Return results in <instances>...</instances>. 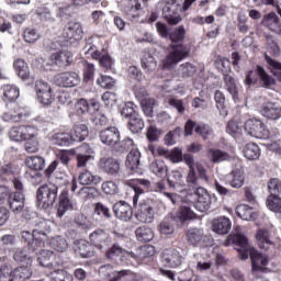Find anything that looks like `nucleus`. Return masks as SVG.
Returning <instances> with one entry per match:
<instances>
[{"mask_svg": "<svg viewBox=\"0 0 281 281\" xmlns=\"http://www.w3.org/2000/svg\"><path fill=\"white\" fill-rule=\"evenodd\" d=\"M140 65H142L143 69H146L147 71H153L157 67V63H155V57H153L150 55H145L140 59Z\"/></svg>", "mask_w": 281, "mask_h": 281, "instance_id": "55", "label": "nucleus"}, {"mask_svg": "<svg viewBox=\"0 0 281 281\" xmlns=\"http://www.w3.org/2000/svg\"><path fill=\"white\" fill-rule=\"evenodd\" d=\"M50 142L55 146H70V144H74L71 140V134L65 131L54 133L50 137Z\"/></svg>", "mask_w": 281, "mask_h": 281, "instance_id": "31", "label": "nucleus"}, {"mask_svg": "<svg viewBox=\"0 0 281 281\" xmlns=\"http://www.w3.org/2000/svg\"><path fill=\"white\" fill-rule=\"evenodd\" d=\"M150 170L157 177H167L168 167L164 160H156L150 165Z\"/></svg>", "mask_w": 281, "mask_h": 281, "instance_id": "43", "label": "nucleus"}, {"mask_svg": "<svg viewBox=\"0 0 281 281\" xmlns=\"http://www.w3.org/2000/svg\"><path fill=\"white\" fill-rule=\"evenodd\" d=\"M80 153H86V154H77L76 160H77V168H86L87 162L91 160V154L93 150L89 146V144L83 143L79 147Z\"/></svg>", "mask_w": 281, "mask_h": 281, "instance_id": "26", "label": "nucleus"}, {"mask_svg": "<svg viewBox=\"0 0 281 281\" xmlns=\"http://www.w3.org/2000/svg\"><path fill=\"white\" fill-rule=\"evenodd\" d=\"M89 137V127L85 124H75L70 131V139L74 142H85Z\"/></svg>", "mask_w": 281, "mask_h": 281, "instance_id": "27", "label": "nucleus"}, {"mask_svg": "<svg viewBox=\"0 0 281 281\" xmlns=\"http://www.w3.org/2000/svg\"><path fill=\"white\" fill-rule=\"evenodd\" d=\"M55 85L65 89H71L80 85V75L76 71H66L55 77Z\"/></svg>", "mask_w": 281, "mask_h": 281, "instance_id": "13", "label": "nucleus"}, {"mask_svg": "<svg viewBox=\"0 0 281 281\" xmlns=\"http://www.w3.org/2000/svg\"><path fill=\"white\" fill-rule=\"evenodd\" d=\"M160 135H161V131L157 128V126L150 125L147 128L146 137L148 142H157Z\"/></svg>", "mask_w": 281, "mask_h": 281, "instance_id": "63", "label": "nucleus"}, {"mask_svg": "<svg viewBox=\"0 0 281 281\" xmlns=\"http://www.w3.org/2000/svg\"><path fill=\"white\" fill-rule=\"evenodd\" d=\"M25 43H36L41 38V33L36 29L26 27L23 33Z\"/></svg>", "mask_w": 281, "mask_h": 281, "instance_id": "50", "label": "nucleus"}, {"mask_svg": "<svg viewBox=\"0 0 281 281\" xmlns=\"http://www.w3.org/2000/svg\"><path fill=\"white\" fill-rule=\"evenodd\" d=\"M214 100L216 102V108L221 113H227V110L225 108V93L221 90H216L214 94Z\"/></svg>", "mask_w": 281, "mask_h": 281, "instance_id": "56", "label": "nucleus"}, {"mask_svg": "<svg viewBox=\"0 0 281 281\" xmlns=\"http://www.w3.org/2000/svg\"><path fill=\"white\" fill-rule=\"evenodd\" d=\"M38 210H49L58 199V187L54 183L42 184L36 191Z\"/></svg>", "mask_w": 281, "mask_h": 281, "instance_id": "4", "label": "nucleus"}, {"mask_svg": "<svg viewBox=\"0 0 281 281\" xmlns=\"http://www.w3.org/2000/svg\"><path fill=\"white\" fill-rule=\"evenodd\" d=\"M74 210H76V203L69 196V191L64 189L58 196L57 212H74Z\"/></svg>", "mask_w": 281, "mask_h": 281, "instance_id": "20", "label": "nucleus"}, {"mask_svg": "<svg viewBox=\"0 0 281 281\" xmlns=\"http://www.w3.org/2000/svg\"><path fill=\"white\" fill-rule=\"evenodd\" d=\"M138 251L140 260H146V258H153V256H155V246L145 245L142 246Z\"/></svg>", "mask_w": 281, "mask_h": 281, "instance_id": "58", "label": "nucleus"}, {"mask_svg": "<svg viewBox=\"0 0 281 281\" xmlns=\"http://www.w3.org/2000/svg\"><path fill=\"white\" fill-rule=\"evenodd\" d=\"M127 126L131 133H142V131H144L145 123L139 114H134L130 119Z\"/></svg>", "mask_w": 281, "mask_h": 281, "instance_id": "39", "label": "nucleus"}, {"mask_svg": "<svg viewBox=\"0 0 281 281\" xmlns=\"http://www.w3.org/2000/svg\"><path fill=\"white\" fill-rule=\"evenodd\" d=\"M256 238L260 249H269L270 245H273V241L269 238V231L259 229L256 234Z\"/></svg>", "mask_w": 281, "mask_h": 281, "instance_id": "41", "label": "nucleus"}, {"mask_svg": "<svg viewBox=\"0 0 281 281\" xmlns=\"http://www.w3.org/2000/svg\"><path fill=\"white\" fill-rule=\"evenodd\" d=\"M13 259L15 262H23L25 266L32 267V257L24 249H18L13 255Z\"/></svg>", "mask_w": 281, "mask_h": 281, "instance_id": "49", "label": "nucleus"}, {"mask_svg": "<svg viewBox=\"0 0 281 281\" xmlns=\"http://www.w3.org/2000/svg\"><path fill=\"white\" fill-rule=\"evenodd\" d=\"M123 183L124 186H127V188H132V190H134L135 192V195L133 198L134 205H137V201H139V195L144 194V189L148 190L150 188V180H147V179L124 180Z\"/></svg>", "mask_w": 281, "mask_h": 281, "instance_id": "16", "label": "nucleus"}, {"mask_svg": "<svg viewBox=\"0 0 281 281\" xmlns=\"http://www.w3.org/2000/svg\"><path fill=\"white\" fill-rule=\"evenodd\" d=\"M224 82L234 102H238V86H236V79L229 75H224Z\"/></svg>", "mask_w": 281, "mask_h": 281, "instance_id": "37", "label": "nucleus"}, {"mask_svg": "<svg viewBox=\"0 0 281 281\" xmlns=\"http://www.w3.org/2000/svg\"><path fill=\"white\" fill-rule=\"evenodd\" d=\"M258 78H260V75L258 74V65L255 70H249L246 74L244 83L246 87H254V85H258Z\"/></svg>", "mask_w": 281, "mask_h": 281, "instance_id": "52", "label": "nucleus"}, {"mask_svg": "<svg viewBox=\"0 0 281 281\" xmlns=\"http://www.w3.org/2000/svg\"><path fill=\"white\" fill-rule=\"evenodd\" d=\"M267 207L270 212H281V199L278 194H270L266 202Z\"/></svg>", "mask_w": 281, "mask_h": 281, "instance_id": "48", "label": "nucleus"}, {"mask_svg": "<svg viewBox=\"0 0 281 281\" xmlns=\"http://www.w3.org/2000/svg\"><path fill=\"white\" fill-rule=\"evenodd\" d=\"M24 164L30 168V170L38 172V170H43L45 168V158L41 156H27Z\"/></svg>", "mask_w": 281, "mask_h": 281, "instance_id": "33", "label": "nucleus"}, {"mask_svg": "<svg viewBox=\"0 0 281 281\" xmlns=\"http://www.w3.org/2000/svg\"><path fill=\"white\" fill-rule=\"evenodd\" d=\"M212 229L215 234L225 236V234H229L232 229V222L227 217H217L212 222Z\"/></svg>", "mask_w": 281, "mask_h": 281, "instance_id": "23", "label": "nucleus"}, {"mask_svg": "<svg viewBox=\"0 0 281 281\" xmlns=\"http://www.w3.org/2000/svg\"><path fill=\"white\" fill-rule=\"evenodd\" d=\"M248 256L251 260V273L256 276V273H271V269L269 266V255L259 252L256 248L250 249Z\"/></svg>", "mask_w": 281, "mask_h": 281, "instance_id": "7", "label": "nucleus"}, {"mask_svg": "<svg viewBox=\"0 0 281 281\" xmlns=\"http://www.w3.org/2000/svg\"><path fill=\"white\" fill-rule=\"evenodd\" d=\"M186 34H188V32L183 25L177 26L169 33V41H171V44H169V53L162 61L164 69H173L181 63V60L189 58L192 52V46L183 44Z\"/></svg>", "mask_w": 281, "mask_h": 281, "instance_id": "1", "label": "nucleus"}, {"mask_svg": "<svg viewBox=\"0 0 281 281\" xmlns=\"http://www.w3.org/2000/svg\"><path fill=\"white\" fill-rule=\"evenodd\" d=\"M58 14L61 19H70L74 16V4H64L58 8Z\"/></svg>", "mask_w": 281, "mask_h": 281, "instance_id": "61", "label": "nucleus"}, {"mask_svg": "<svg viewBox=\"0 0 281 281\" xmlns=\"http://www.w3.org/2000/svg\"><path fill=\"white\" fill-rule=\"evenodd\" d=\"M49 61L56 67H69L74 63V54L69 50H58L50 55Z\"/></svg>", "mask_w": 281, "mask_h": 281, "instance_id": "18", "label": "nucleus"}, {"mask_svg": "<svg viewBox=\"0 0 281 281\" xmlns=\"http://www.w3.org/2000/svg\"><path fill=\"white\" fill-rule=\"evenodd\" d=\"M206 157L212 164H221V161H227L229 159V154L221 149L211 148L207 150Z\"/></svg>", "mask_w": 281, "mask_h": 281, "instance_id": "34", "label": "nucleus"}, {"mask_svg": "<svg viewBox=\"0 0 281 281\" xmlns=\"http://www.w3.org/2000/svg\"><path fill=\"white\" fill-rule=\"evenodd\" d=\"M31 223L33 225H35V227H38V228L33 229V233L23 231L21 233V236H22V239L24 240V243H27L29 247H31V249L33 251H36V249H38V247H42L43 245H45V243H43V240L36 238V235L41 234L42 236H47V232H49V229H50L49 225L47 224V223H49V221H47L45 218H42L41 221H38V213L33 212Z\"/></svg>", "mask_w": 281, "mask_h": 281, "instance_id": "3", "label": "nucleus"}, {"mask_svg": "<svg viewBox=\"0 0 281 281\" xmlns=\"http://www.w3.org/2000/svg\"><path fill=\"white\" fill-rule=\"evenodd\" d=\"M155 214L153 212H138L135 213V220L137 223H153Z\"/></svg>", "mask_w": 281, "mask_h": 281, "instance_id": "62", "label": "nucleus"}, {"mask_svg": "<svg viewBox=\"0 0 281 281\" xmlns=\"http://www.w3.org/2000/svg\"><path fill=\"white\" fill-rule=\"evenodd\" d=\"M23 142L34 139L36 137V128L32 125H22Z\"/></svg>", "mask_w": 281, "mask_h": 281, "instance_id": "59", "label": "nucleus"}, {"mask_svg": "<svg viewBox=\"0 0 281 281\" xmlns=\"http://www.w3.org/2000/svg\"><path fill=\"white\" fill-rule=\"evenodd\" d=\"M262 25L268 27L270 32H274V34H280L281 25H280V18L276 12H270L263 16Z\"/></svg>", "mask_w": 281, "mask_h": 281, "instance_id": "24", "label": "nucleus"}, {"mask_svg": "<svg viewBox=\"0 0 281 281\" xmlns=\"http://www.w3.org/2000/svg\"><path fill=\"white\" fill-rule=\"evenodd\" d=\"M13 69L21 80H30V66H27V63L24 59H15L13 61Z\"/></svg>", "mask_w": 281, "mask_h": 281, "instance_id": "29", "label": "nucleus"}, {"mask_svg": "<svg viewBox=\"0 0 281 281\" xmlns=\"http://www.w3.org/2000/svg\"><path fill=\"white\" fill-rule=\"evenodd\" d=\"M194 133H196V135H200L202 139L207 140L210 139V137H212V135H214V130L212 128V126L202 123L195 126Z\"/></svg>", "mask_w": 281, "mask_h": 281, "instance_id": "42", "label": "nucleus"}, {"mask_svg": "<svg viewBox=\"0 0 281 281\" xmlns=\"http://www.w3.org/2000/svg\"><path fill=\"white\" fill-rule=\"evenodd\" d=\"M228 240L233 245H236V247H239L237 251L239 252L240 260H247V258H249V252L254 248H250L249 239L247 238V236L240 233H235L228 236Z\"/></svg>", "mask_w": 281, "mask_h": 281, "instance_id": "11", "label": "nucleus"}, {"mask_svg": "<svg viewBox=\"0 0 281 281\" xmlns=\"http://www.w3.org/2000/svg\"><path fill=\"white\" fill-rule=\"evenodd\" d=\"M9 137L12 142H23V125L11 127Z\"/></svg>", "mask_w": 281, "mask_h": 281, "instance_id": "57", "label": "nucleus"}, {"mask_svg": "<svg viewBox=\"0 0 281 281\" xmlns=\"http://www.w3.org/2000/svg\"><path fill=\"white\" fill-rule=\"evenodd\" d=\"M261 115L268 120H280L281 119V108L277 103L268 102L261 108Z\"/></svg>", "mask_w": 281, "mask_h": 281, "instance_id": "25", "label": "nucleus"}, {"mask_svg": "<svg viewBox=\"0 0 281 281\" xmlns=\"http://www.w3.org/2000/svg\"><path fill=\"white\" fill-rule=\"evenodd\" d=\"M75 251L80 258H91L93 256V248L91 244L85 239H79L75 244Z\"/></svg>", "mask_w": 281, "mask_h": 281, "instance_id": "30", "label": "nucleus"}, {"mask_svg": "<svg viewBox=\"0 0 281 281\" xmlns=\"http://www.w3.org/2000/svg\"><path fill=\"white\" fill-rule=\"evenodd\" d=\"M244 157L249 159V161H255L260 159V147L256 143H248L244 148Z\"/></svg>", "mask_w": 281, "mask_h": 281, "instance_id": "35", "label": "nucleus"}, {"mask_svg": "<svg viewBox=\"0 0 281 281\" xmlns=\"http://www.w3.org/2000/svg\"><path fill=\"white\" fill-rule=\"evenodd\" d=\"M258 75H259L260 82H262L263 89H269L270 87H274L276 79L271 77V75L267 74V70L260 65H258Z\"/></svg>", "mask_w": 281, "mask_h": 281, "instance_id": "38", "label": "nucleus"}, {"mask_svg": "<svg viewBox=\"0 0 281 281\" xmlns=\"http://www.w3.org/2000/svg\"><path fill=\"white\" fill-rule=\"evenodd\" d=\"M99 138L105 146H117L120 144V130L116 126H110L101 130L99 133Z\"/></svg>", "mask_w": 281, "mask_h": 281, "instance_id": "15", "label": "nucleus"}, {"mask_svg": "<svg viewBox=\"0 0 281 281\" xmlns=\"http://www.w3.org/2000/svg\"><path fill=\"white\" fill-rule=\"evenodd\" d=\"M168 159L171 161V164H181V161H183V149L180 147H175L171 149V151H169Z\"/></svg>", "mask_w": 281, "mask_h": 281, "instance_id": "54", "label": "nucleus"}, {"mask_svg": "<svg viewBox=\"0 0 281 281\" xmlns=\"http://www.w3.org/2000/svg\"><path fill=\"white\" fill-rule=\"evenodd\" d=\"M35 93L38 102L44 104V106H49L55 100L52 86L44 80L35 81Z\"/></svg>", "mask_w": 281, "mask_h": 281, "instance_id": "9", "label": "nucleus"}, {"mask_svg": "<svg viewBox=\"0 0 281 281\" xmlns=\"http://www.w3.org/2000/svg\"><path fill=\"white\" fill-rule=\"evenodd\" d=\"M52 281H74V276L63 269H58L49 272Z\"/></svg>", "mask_w": 281, "mask_h": 281, "instance_id": "45", "label": "nucleus"}, {"mask_svg": "<svg viewBox=\"0 0 281 281\" xmlns=\"http://www.w3.org/2000/svg\"><path fill=\"white\" fill-rule=\"evenodd\" d=\"M91 245L97 249H103L109 243V234L102 228H98L89 236Z\"/></svg>", "mask_w": 281, "mask_h": 281, "instance_id": "22", "label": "nucleus"}, {"mask_svg": "<svg viewBox=\"0 0 281 281\" xmlns=\"http://www.w3.org/2000/svg\"><path fill=\"white\" fill-rule=\"evenodd\" d=\"M227 186L239 189L245 186V173L240 169H235L225 177Z\"/></svg>", "mask_w": 281, "mask_h": 281, "instance_id": "21", "label": "nucleus"}, {"mask_svg": "<svg viewBox=\"0 0 281 281\" xmlns=\"http://www.w3.org/2000/svg\"><path fill=\"white\" fill-rule=\"evenodd\" d=\"M19 88L12 85L3 86V99L8 102H14L19 98Z\"/></svg>", "mask_w": 281, "mask_h": 281, "instance_id": "47", "label": "nucleus"}, {"mask_svg": "<svg viewBox=\"0 0 281 281\" xmlns=\"http://www.w3.org/2000/svg\"><path fill=\"white\" fill-rule=\"evenodd\" d=\"M30 113L23 108H19L16 103H10L9 110L3 113L2 120L4 122H26Z\"/></svg>", "mask_w": 281, "mask_h": 281, "instance_id": "12", "label": "nucleus"}, {"mask_svg": "<svg viewBox=\"0 0 281 281\" xmlns=\"http://www.w3.org/2000/svg\"><path fill=\"white\" fill-rule=\"evenodd\" d=\"M244 128L250 137H256L257 139H267L269 137L267 125L259 119H248L245 122Z\"/></svg>", "mask_w": 281, "mask_h": 281, "instance_id": "8", "label": "nucleus"}, {"mask_svg": "<svg viewBox=\"0 0 281 281\" xmlns=\"http://www.w3.org/2000/svg\"><path fill=\"white\" fill-rule=\"evenodd\" d=\"M182 161H184L189 168L187 183L189 188H192L195 196L193 207H195L198 212H207L210 210V194L205 188L199 184V178L196 177V171L194 170V156H192V154H184L182 156Z\"/></svg>", "mask_w": 281, "mask_h": 281, "instance_id": "2", "label": "nucleus"}, {"mask_svg": "<svg viewBox=\"0 0 281 281\" xmlns=\"http://www.w3.org/2000/svg\"><path fill=\"white\" fill-rule=\"evenodd\" d=\"M71 155H74V149H61L57 154V161L63 164V166H69V161H71Z\"/></svg>", "mask_w": 281, "mask_h": 281, "instance_id": "53", "label": "nucleus"}, {"mask_svg": "<svg viewBox=\"0 0 281 281\" xmlns=\"http://www.w3.org/2000/svg\"><path fill=\"white\" fill-rule=\"evenodd\" d=\"M207 236L201 228H191L187 232V241L192 247H205Z\"/></svg>", "mask_w": 281, "mask_h": 281, "instance_id": "19", "label": "nucleus"}, {"mask_svg": "<svg viewBox=\"0 0 281 281\" xmlns=\"http://www.w3.org/2000/svg\"><path fill=\"white\" fill-rule=\"evenodd\" d=\"M183 130L178 126L173 131L168 132L165 135V145L166 146H175L177 144V140L181 137V133Z\"/></svg>", "mask_w": 281, "mask_h": 281, "instance_id": "46", "label": "nucleus"}, {"mask_svg": "<svg viewBox=\"0 0 281 281\" xmlns=\"http://www.w3.org/2000/svg\"><path fill=\"white\" fill-rule=\"evenodd\" d=\"M160 262L169 269H177L181 267V254L175 248H167L161 252Z\"/></svg>", "mask_w": 281, "mask_h": 281, "instance_id": "14", "label": "nucleus"}, {"mask_svg": "<svg viewBox=\"0 0 281 281\" xmlns=\"http://www.w3.org/2000/svg\"><path fill=\"white\" fill-rule=\"evenodd\" d=\"M52 258H54V251L52 250H41L37 257V262L41 267H46L47 269H54V263H52Z\"/></svg>", "mask_w": 281, "mask_h": 281, "instance_id": "40", "label": "nucleus"}, {"mask_svg": "<svg viewBox=\"0 0 281 281\" xmlns=\"http://www.w3.org/2000/svg\"><path fill=\"white\" fill-rule=\"evenodd\" d=\"M181 5L175 1L166 2L162 7V18L168 25H179L183 18H181Z\"/></svg>", "mask_w": 281, "mask_h": 281, "instance_id": "10", "label": "nucleus"}, {"mask_svg": "<svg viewBox=\"0 0 281 281\" xmlns=\"http://www.w3.org/2000/svg\"><path fill=\"white\" fill-rule=\"evenodd\" d=\"M85 36V31L82 30V24L80 22L70 21L63 27L61 40L67 45H78Z\"/></svg>", "mask_w": 281, "mask_h": 281, "instance_id": "6", "label": "nucleus"}, {"mask_svg": "<svg viewBox=\"0 0 281 281\" xmlns=\"http://www.w3.org/2000/svg\"><path fill=\"white\" fill-rule=\"evenodd\" d=\"M78 181L81 186H98L102 178L92 175L90 171H83L79 175Z\"/></svg>", "mask_w": 281, "mask_h": 281, "instance_id": "36", "label": "nucleus"}, {"mask_svg": "<svg viewBox=\"0 0 281 281\" xmlns=\"http://www.w3.org/2000/svg\"><path fill=\"white\" fill-rule=\"evenodd\" d=\"M98 167L102 172H105V175H110L111 177L120 175V160L113 157L100 158Z\"/></svg>", "mask_w": 281, "mask_h": 281, "instance_id": "17", "label": "nucleus"}, {"mask_svg": "<svg viewBox=\"0 0 281 281\" xmlns=\"http://www.w3.org/2000/svg\"><path fill=\"white\" fill-rule=\"evenodd\" d=\"M90 104L87 99H79L75 104L76 115H87L89 113Z\"/></svg>", "mask_w": 281, "mask_h": 281, "instance_id": "51", "label": "nucleus"}, {"mask_svg": "<svg viewBox=\"0 0 281 281\" xmlns=\"http://www.w3.org/2000/svg\"><path fill=\"white\" fill-rule=\"evenodd\" d=\"M104 194H117V184L113 181H105L101 186Z\"/></svg>", "mask_w": 281, "mask_h": 281, "instance_id": "64", "label": "nucleus"}, {"mask_svg": "<svg viewBox=\"0 0 281 281\" xmlns=\"http://www.w3.org/2000/svg\"><path fill=\"white\" fill-rule=\"evenodd\" d=\"M50 247L55 249V251L63 254V251H67L69 244H67V239L63 236H56L50 239Z\"/></svg>", "mask_w": 281, "mask_h": 281, "instance_id": "44", "label": "nucleus"}, {"mask_svg": "<svg viewBox=\"0 0 281 281\" xmlns=\"http://www.w3.org/2000/svg\"><path fill=\"white\" fill-rule=\"evenodd\" d=\"M97 85H100L102 89H113L115 87V80L106 75H102L97 79Z\"/></svg>", "mask_w": 281, "mask_h": 281, "instance_id": "60", "label": "nucleus"}, {"mask_svg": "<svg viewBox=\"0 0 281 281\" xmlns=\"http://www.w3.org/2000/svg\"><path fill=\"white\" fill-rule=\"evenodd\" d=\"M2 210L8 212H23L25 203L23 202V194L21 192H12L10 189L2 187Z\"/></svg>", "mask_w": 281, "mask_h": 281, "instance_id": "5", "label": "nucleus"}, {"mask_svg": "<svg viewBox=\"0 0 281 281\" xmlns=\"http://www.w3.org/2000/svg\"><path fill=\"white\" fill-rule=\"evenodd\" d=\"M136 239L139 243H150L155 238V232L148 226H139L135 231Z\"/></svg>", "mask_w": 281, "mask_h": 281, "instance_id": "32", "label": "nucleus"}, {"mask_svg": "<svg viewBox=\"0 0 281 281\" xmlns=\"http://www.w3.org/2000/svg\"><path fill=\"white\" fill-rule=\"evenodd\" d=\"M139 159H142V153H139V149L133 148L127 154L125 166L128 168V170H132V172H135L139 168Z\"/></svg>", "mask_w": 281, "mask_h": 281, "instance_id": "28", "label": "nucleus"}]
</instances>
